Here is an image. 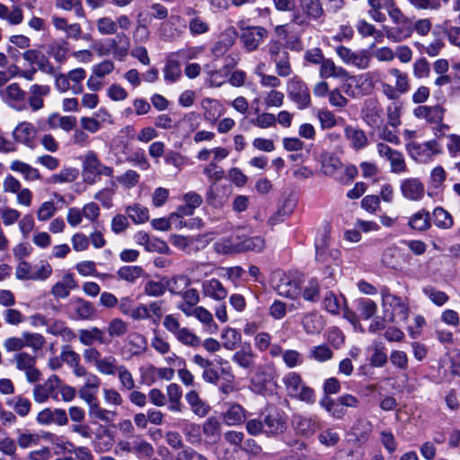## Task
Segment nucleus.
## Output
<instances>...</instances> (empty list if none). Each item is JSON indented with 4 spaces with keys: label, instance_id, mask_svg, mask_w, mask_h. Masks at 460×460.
Instances as JSON below:
<instances>
[{
    "label": "nucleus",
    "instance_id": "nucleus-64",
    "mask_svg": "<svg viewBox=\"0 0 460 460\" xmlns=\"http://www.w3.org/2000/svg\"><path fill=\"white\" fill-rule=\"evenodd\" d=\"M25 347L31 348L34 351L41 349L45 344V338L40 333H31L24 332L22 333Z\"/></svg>",
    "mask_w": 460,
    "mask_h": 460
},
{
    "label": "nucleus",
    "instance_id": "nucleus-7",
    "mask_svg": "<svg viewBox=\"0 0 460 460\" xmlns=\"http://www.w3.org/2000/svg\"><path fill=\"white\" fill-rule=\"evenodd\" d=\"M19 371L24 372L29 383H36L40 379L41 373L36 367V357L27 352H17L11 359Z\"/></svg>",
    "mask_w": 460,
    "mask_h": 460
},
{
    "label": "nucleus",
    "instance_id": "nucleus-53",
    "mask_svg": "<svg viewBox=\"0 0 460 460\" xmlns=\"http://www.w3.org/2000/svg\"><path fill=\"white\" fill-rule=\"evenodd\" d=\"M89 415L91 418L110 422L113 420L115 412L101 407L98 401L89 406Z\"/></svg>",
    "mask_w": 460,
    "mask_h": 460
},
{
    "label": "nucleus",
    "instance_id": "nucleus-31",
    "mask_svg": "<svg viewBox=\"0 0 460 460\" xmlns=\"http://www.w3.org/2000/svg\"><path fill=\"white\" fill-rule=\"evenodd\" d=\"M299 6L305 16L310 20H318L323 13V8L320 0H297Z\"/></svg>",
    "mask_w": 460,
    "mask_h": 460
},
{
    "label": "nucleus",
    "instance_id": "nucleus-6",
    "mask_svg": "<svg viewBox=\"0 0 460 460\" xmlns=\"http://www.w3.org/2000/svg\"><path fill=\"white\" fill-rule=\"evenodd\" d=\"M288 97L298 110H305L311 105L310 91L306 84L299 77L293 76L287 82Z\"/></svg>",
    "mask_w": 460,
    "mask_h": 460
},
{
    "label": "nucleus",
    "instance_id": "nucleus-20",
    "mask_svg": "<svg viewBox=\"0 0 460 460\" xmlns=\"http://www.w3.org/2000/svg\"><path fill=\"white\" fill-rule=\"evenodd\" d=\"M101 161L93 151H88L83 162V177L87 183L93 184L101 166Z\"/></svg>",
    "mask_w": 460,
    "mask_h": 460
},
{
    "label": "nucleus",
    "instance_id": "nucleus-32",
    "mask_svg": "<svg viewBox=\"0 0 460 460\" xmlns=\"http://www.w3.org/2000/svg\"><path fill=\"white\" fill-rule=\"evenodd\" d=\"M276 291L279 296L288 298H296L300 294L296 281L288 276H283L280 279L279 283L276 286Z\"/></svg>",
    "mask_w": 460,
    "mask_h": 460
},
{
    "label": "nucleus",
    "instance_id": "nucleus-3",
    "mask_svg": "<svg viewBox=\"0 0 460 460\" xmlns=\"http://www.w3.org/2000/svg\"><path fill=\"white\" fill-rule=\"evenodd\" d=\"M283 384L290 397L303 401L306 403H314L315 401L314 390L307 386L296 372H289L283 377Z\"/></svg>",
    "mask_w": 460,
    "mask_h": 460
},
{
    "label": "nucleus",
    "instance_id": "nucleus-59",
    "mask_svg": "<svg viewBox=\"0 0 460 460\" xmlns=\"http://www.w3.org/2000/svg\"><path fill=\"white\" fill-rule=\"evenodd\" d=\"M119 380L120 388L125 390H133L135 387V381L130 371L124 365H120L118 372L116 373Z\"/></svg>",
    "mask_w": 460,
    "mask_h": 460
},
{
    "label": "nucleus",
    "instance_id": "nucleus-27",
    "mask_svg": "<svg viewBox=\"0 0 460 460\" xmlns=\"http://www.w3.org/2000/svg\"><path fill=\"white\" fill-rule=\"evenodd\" d=\"M185 399L195 415L203 418L208 414L210 406L199 397L195 390L187 393Z\"/></svg>",
    "mask_w": 460,
    "mask_h": 460
},
{
    "label": "nucleus",
    "instance_id": "nucleus-35",
    "mask_svg": "<svg viewBox=\"0 0 460 460\" xmlns=\"http://www.w3.org/2000/svg\"><path fill=\"white\" fill-rule=\"evenodd\" d=\"M164 281L166 290L176 296H180L190 285V279L185 275H176Z\"/></svg>",
    "mask_w": 460,
    "mask_h": 460
},
{
    "label": "nucleus",
    "instance_id": "nucleus-51",
    "mask_svg": "<svg viewBox=\"0 0 460 460\" xmlns=\"http://www.w3.org/2000/svg\"><path fill=\"white\" fill-rule=\"evenodd\" d=\"M433 222L436 226L443 229H448L454 224L451 215L441 207L433 210Z\"/></svg>",
    "mask_w": 460,
    "mask_h": 460
},
{
    "label": "nucleus",
    "instance_id": "nucleus-38",
    "mask_svg": "<svg viewBox=\"0 0 460 460\" xmlns=\"http://www.w3.org/2000/svg\"><path fill=\"white\" fill-rule=\"evenodd\" d=\"M351 430L358 442H366L372 431V423L366 419H358L352 426Z\"/></svg>",
    "mask_w": 460,
    "mask_h": 460
},
{
    "label": "nucleus",
    "instance_id": "nucleus-55",
    "mask_svg": "<svg viewBox=\"0 0 460 460\" xmlns=\"http://www.w3.org/2000/svg\"><path fill=\"white\" fill-rule=\"evenodd\" d=\"M422 292L438 306L444 305L449 299V296L445 292L438 290L432 286L424 287Z\"/></svg>",
    "mask_w": 460,
    "mask_h": 460
},
{
    "label": "nucleus",
    "instance_id": "nucleus-61",
    "mask_svg": "<svg viewBox=\"0 0 460 460\" xmlns=\"http://www.w3.org/2000/svg\"><path fill=\"white\" fill-rule=\"evenodd\" d=\"M284 98L282 92L272 89L265 94L263 103L267 108H279L283 105Z\"/></svg>",
    "mask_w": 460,
    "mask_h": 460
},
{
    "label": "nucleus",
    "instance_id": "nucleus-17",
    "mask_svg": "<svg viewBox=\"0 0 460 460\" xmlns=\"http://www.w3.org/2000/svg\"><path fill=\"white\" fill-rule=\"evenodd\" d=\"M201 292L204 296L218 302L225 300L228 295V291L222 282L215 278L202 282Z\"/></svg>",
    "mask_w": 460,
    "mask_h": 460
},
{
    "label": "nucleus",
    "instance_id": "nucleus-23",
    "mask_svg": "<svg viewBox=\"0 0 460 460\" xmlns=\"http://www.w3.org/2000/svg\"><path fill=\"white\" fill-rule=\"evenodd\" d=\"M319 75L322 79L331 77L344 79L349 77V73L342 66H336L332 59L325 58L319 68Z\"/></svg>",
    "mask_w": 460,
    "mask_h": 460
},
{
    "label": "nucleus",
    "instance_id": "nucleus-41",
    "mask_svg": "<svg viewBox=\"0 0 460 460\" xmlns=\"http://www.w3.org/2000/svg\"><path fill=\"white\" fill-rule=\"evenodd\" d=\"M222 344L223 347L228 350H234L237 348L238 344L241 342L242 335L241 333L233 328H226L222 334Z\"/></svg>",
    "mask_w": 460,
    "mask_h": 460
},
{
    "label": "nucleus",
    "instance_id": "nucleus-44",
    "mask_svg": "<svg viewBox=\"0 0 460 460\" xmlns=\"http://www.w3.org/2000/svg\"><path fill=\"white\" fill-rule=\"evenodd\" d=\"M126 213L135 224H142L149 219L148 209L140 204H133L127 207Z\"/></svg>",
    "mask_w": 460,
    "mask_h": 460
},
{
    "label": "nucleus",
    "instance_id": "nucleus-50",
    "mask_svg": "<svg viewBox=\"0 0 460 460\" xmlns=\"http://www.w3.org/2000/svg\"><path fill=\"white\" fill-rule=\"evenodd\" d=\"M356 309L363 319L368 320L376 314L377 305L369 298H360L357 301Z\"/></svg>",
    "mask_w": 460,
    "mask_h": 460
},
{
    "label": "nucleus",
    "instance_id": "nucleus-12",
    "mask_svg": "<svg viewBox=\"0 0 460 460\" xmlns=\"http://www.w3.org/2000/svg\"><path fill=\"white\" fill-rule=\"evenodd\" d=\"M361 116L367 125L372 128H379L384 123L383 108L376 99L366 101Z\"/></svg>",
    "mask_w": 460,
    "mask_h": 460
},
{
    "label": "nucleus",
    "instance_id": "nucleus-18",
    "mask_svg": "<svg viewBox=\"0 0 460 460\" xmlns=\"http://www.w3.org/2000/svg\"><path fill=\"white\" fill-rule=\"evenodd\" d=\"M445 110L440 105H420L413 110L417 119H425L429 123H440L444 119Z\"/></svg>",
    "mask_w": 460,
    "mask_h": 460
},
{
    "label": "nucleus",
    "instance_id": "nucleus-2",
    "mask_svg": "<svg viewBox=\"0 0 460 460\" xmlns=\"http://www.w3.org/2000/svg\"><path fill=\"white\" fill-rule=\"evenodd\" d=\"M387 74L394 78V85L381 82V90L384 95L390 101L398 100L401 95L406 94L411 90L409 75L396 67L387 69Z\"/></svg>",
    "mask_w": 460,
    "mask_h": 460
},
{
    "label": "nucleus",
    "instance_id": "nucleus-48",
    "mask_svg": "<svg viewBox=\"0 0 460 460\" xmlns=\"http://www.w3.org/2000/svg\"><path fill=\"white\" fill-rule=\"evenodd\" d=\"M143 274L144 270L140 266H123L118 270L119 278L129 283H135Z\"/></svg>",
    "mask_w": 460,
    "mask_h": 460
},
{
    "label": "nucleus",
    "instance_id": "nucleus-42",
    "mask_svg": "<svg viewBox=\"0 0 460 460\" xmlns=\"http://www.w3.org/2000/svg\"><path fill=\"white\" fill-rule=\"evenodd\" d=\"M111 46L115 57L124 58L127 56L130 47L129 38L125 33H119L116 38L111 40Z\"/></svg>",
    "mask_w": 460,
    "mask_h": 460
},
{
    "label": "nucleus",
    "instance_id": "nucleus-10",
    "mask_svg": "<svg viewBox=\"0 0 460 460\" xmlns=\"http://www.w3.org/2000/svg\"><path fill=\"white\" fill-rule=\"evenodd\" d=\"M60 378L56 376H50L44 383L36 385L32 389V396L36 402H46L49 398L58 400V385Z\"/></svg>",
    "mask_w": 460,
    "mask_h": 460
},
{
    "label": "nucleus",
    "instance_id": "nucleus-24",
    "mask_svg": "<svg viewBox=\"0 0 460 460\" xmlns=\"http://www.w3.org/2000/svg\"><path fill=\"white\" fill-rule=\"evenodd\" d=\"M344 135L349 141L351 147L355 150L363 149L368 145L367 137L360 128L347 125L344 128Z\"/></svg>",
    "mask_w": 460,
    "mask_h": 460
},
{
    "label": "nucleus",
    "instance_id": "nucleus-28",
    "mask_svg": "<svg viewBox=\"0 0 460 460\" xmlns=\"http://www.w3.org/2000/svg\"><path fill=\"white\" fill-rule=\"evenodd\" d=\"M10 170L19 172L23 176L25 181H37L41 179V174L37 168L20 160H13L10 164Z\"/></svg>",
    "mask_w": 460,
    "mask_h": 460
},
{
    "label": "nucleus",
    "instance_id": "nucleus-30",
    "mask_svg": "<svg viewBox=\"0 0 460 460\" xmlns=\"http://www.w3.org/2000/svg\"><path fill=\"white\" fill-rule=\"evenodd\" d=\"M78 337L84 346H92L96 341L101 344L106 343L104 332L97 327L79 330Z\"/></svg>",
    "mask_w": 460,
    "mask_h": 460
},
{
    "label": "nucleus",
    "instance_id": "nucleus-52",
    "mask_svg": "<svg viewBox=\"0 0 460 460\" xmlns=\"http://www.w3.org/2000/svg\"><path fill=\"white\" fill-rule=\"evenodd\" d=\"M217 456L219 460H250L246 452L240 447L218 448Z\"/></svg>",
    "mask_w": 460,
    "mask_h": 460
},
{
    "label": "nucleus",
    "instance_id": "nucleus-25",
    "mask_svg": "<svg viewBox=\"0 0 460 460\" xmlns=\"http://www.w3.org/2000/svg\"><path fill=\"white\" fill-rule=\"evenodd\" d=\"M76 320H91L95 316L93 305L83 298H75L71 302Z\"/></svg>",
    "mask_w": 460,
    "mask_h": 460
},
{
    "label": "nucleus",
    "instance_id": "nucleus-16",
    "mask_svg": "<svg viewBox=\"0 0 460 460\" xmlns=\"http://www.w3.org/2000/svg\"><path fill=\"white\" fill-rule=\"evenodd\" d=\"M50 93L47 84H33L29 87L28 104L32 111H38L44 107V98Z\"/></svg>",
    "mask_w": 460,
    "mask_h": 460
},
{
    "label": "nucleus",
    "instance_id": "nucleus-56",
    "mask_svg": "<svg viewBox=\"0 0 460 460\" xmlns=\"http://www.w3.org/2000/svg\"><path fill=\"white\" fill-rule=\"evenodd\" d=\"M309 357L315 361L325 362L332 358L333 352L326 344H322L311 348Z\"/></svg>",
    "mask_w": 460,
    "mask_h": 460
},
{
    "label": "nucleus",
    "instance_id": "nucleus-45",
    "mask_svg": "<svg viewBox=\"0 0 460 460\" xmlns=\"http://www.w3.org/2000/svg\"><path fill=\"white\" fill-rule=\"evenodd\" d=\"M69 82H72L71 91L74 94H80L84 92V86L82 82L84 80L86 76V72L84 68L78 67L69 71L66 74Z\"/></svg>",
    "mask_w": 460,
    "mask_h": 460
},
{
    "label": "nucleus",
    "instance_id": "nucleus-14",
    "mask_svg": "<svg viewBox=\"0 0 460 460\" xmlns=\"http://www.w3.org/2000/svg\"><path fill=\"white\" fill-rule=\"evenodd\" d=\"M400 190L402 196L409 200H420L425 194V186L418 178H407L402 181Z\"/></svg>",
    "mask_w": 460,
    "mask_h": 460
},
{
    "label": "nucleus",
    "instance_id": "nucleus-43",
    "mask_svg": "<svg viewBox=\"0 0 460 460\" xmlns=\"http://www.w3.org/2000/svg\"><path fill=\"white\" fill-rule=\"evenodd\" d=\"M55 6L64 11H74L77 18H85L81 0H55Z\"/></svg>",
    "mask_w": 460,
    "mask_h": 460
},
{
    "label": "nucleus",
    "instance_id": "nucleus-26",
    "mask_svg": "<svg viewBox=\"0 0 460 460\" xmlns=\"http://www.w3.org/2000/svg\"><path fill=\"white\" fill-rule=\"evenodd\" d=\"M77 287L76 281L70 273L63 276L62 279L53 285L51 294L57 298H66L69 296L70 291Z\"/></svg>",
    "mask_w": 460,
    "mask_h": 460
},
{
    "label": "nucleus",
    "instance_id": "nucleus-34",
    "mask_svg": "<svg viewBox=\"0 0 460 460\" xmlns=\"http://www.w3.org/2000/svg\"><path fill=\"white\" fill-rule=\"evenodd\" d=\"M302 325L307 334H315L323 329V321L319 314L308 313L303 316Z\"/></svg>",
    "mask_w": 460,
    "mask_h": 460
},
{
    "label": "nucleus",
    "instance_id": "nucleus-5",
    "mask_svg": "<svg viewBox=\"0 0 460 460\" xmlns=\"http://www.w3.org/2000/svg\"><path fill=\"white\" fill-rule=\"evenodd\" d=\"M265 247V240L261 236H246L241 234L232 235L225 243L226 252H261Z\"/></svg>",
    "mask_w": 460,
    "mask_h": 460
},
{
    "label": "nucleus",
    "instance_id": "nucleus-1",
    "mask_svg": "<svg viewBox=\"0 0 460 460\" xmlns=\"http://www.w3.org/2000/svg\"><path fill=\"white\" fill-rule=\"evenodd\" d=\"M382 307L387 322H405L409 316V306L403 299L392 294L388 288L383 287L380 290Z\"/></svg>",
    "mask_w": 460,
    "mask_h": 460
},
{
    "label": "nucleus",
    "instance_id": "nucleus-49",
    "mask_svg": "<svg viewBox=\"0 0 460 460\" xmlns=\"http://www.w3.org/2000/svg\"><path fill=\"white\" fill-rule=\"evenodd\" d=\"M273 62L276 65V73L279 76L287 77L292 74L289 53L283 50L279 58H276Z\"/></svg>",
    "mask_w": 460,
    "mask_h": 460
},
{
    "label": "nucleus",
    "instance_id": "nucleus-36",
    "mask_svg": "<svg viewBox=\"0 0 460 460\" xmlns=\"http://www.w3.org/2000/svg\"><path fill=\"white\" fill-rule=\"evenodd\" d=\"M319 404L322 408H323L332 418L341 420L342 419L347 411L344 407L339 403L338 399L333 400L329 396H324L320 402Z\"/></svg>",
    "mask_w": 460,
    "mask_h": 460
},
{
    "label": "nucleus",
    "instance_id": "nucleus-9",
    "mask_svg": "<svg viewBox=\"0 0 460 460\" xmlns=\"http://www.w3.org/2000/svg\"><path fill=\"white\" fill-rule=\"evenodd\" d=\"M292 427L296 435L310 438L321 429V420L317 416H306L300 413L292 417Z\"/></svg>",
    "mask_w": 460,
    "mask_h": 460
},
{
    "label": "nucleus",
    "instance_id": "nucleus-40",
    "mask_svg": "<svg viewBox=\"0 0 460 460\" xmlns=\"http://www.w3.org/2000/svg\"><path fill=\"white\" fill-rule=\"evenodd\" d=\"M181 76V69L180 61L168 58L164 67V80L169 83H175Z\"/></svg>",
    "mask_w": 460,
    "mask_h": 460
},
{
    "label": "nucleus",
    "instance_id": "nucleus-63",
    "mask_svg": "<svg viewBox=\"0 0 460 460\" xmlns=\"http://www.w3.org/2000/svg\"><path fill=\"white\" fill-rule=\"evenodd\" d=\"M182 432L189 443L195 445L201 441L200 427L198 424L189 422L182 429Z\"/></svg>",
    "mask_w": 460,
    "mask_h": 460
},
{
    "label": "nucleus",
    "instance_id": "nucleus-22",
    "mask_svg": "<svg viewBox=\"0 0 460 460\" xmlns=\"http://www.w3.org/2000/svg\"><path fill=\"white\" fill-rule=\"evenodd\" d=\"M6 96L12 103L10 106L14 110L21 111L26 109V104L24 103L27 93L22 89L18 83L10 84L6 89Z\"/></svg>",
    "mask_w": 460,
    "mask_h": 460
},
{
    "label": "nucleus",
    "instance_id": "nucleus-21",
    "mask_svg": "<svg viewBox=\"0 0 460 460\" xmlns=\"http://www.w3.org/2000/svg\"><path fill=\"white\" fill-rule=\"evenodd\" d=\"M255 358L252 346L249 343H243L240 349L235 351L232 357L233 362L244 369H252L255 367Z\"/></svg>",
    "mask_w": 460,
    "mask_h": 460
},
{
    "label": "nucleus",
    "instance_id": "nucleus-4",
    "mask_svg": "<svg viewBox=\"0 0 460 460\" xmlns=\"http://www.w3.org/2000/svg\"><path fill=\"white\" fill-rule=\"evenodd\" d=\"M163 325L181 344L197 348L201 344V340L194 332L186 327H181L179 320L173 314H167L164 318Z\"/></svg>",
    "mask_w": 460,
    "mask_h": 460
},
{
    "label": "nucleus",
    "instance_id": "nucleus-39",
    "mask_svg": "<svg viewBox=\"0 0 460 460\" xmlns=\"http://www.w3.org/2000/svg\"><path fill=\"white\" fill-rule=\"evenodd\" d=\"M246 419L245 410L240 404H232L224 414L227 425H237Z\"/></svg>",
    "mask_w": 460,
    "mask_h": 460
},
{
    "label": "nucleus",
    "instance_id": "nucleus-11",
    "mask_svg": "<svg viewBox=\"0 0 460 460\" xmlns=\"http://www.w3.org/2000/svg\"><path fill=\"white\" fill-rule=\"evenodd\" d=\"M378 155L386 159L390 164V171L394 173L407 172V165L402 152L393 149L385 143L376 145Z\"/></svg>",
    "mask_w": 460,
    "mask_h": 460
},
{
    "label": "nucleus",
    "instance_id": "nucleus-29",
    "mask_svg": "<svg viewBox=\"0 0 460 460\" xmlns=\"http://www.w3.org/2000/svg\"><path fill=\"white\" fill-rule=\"evenodd\" d=\"M6 405L12 409L18 416L24 418L31 410V401L22 394L8 398L5 401Z\"/></svg>",
    "mask_w": 460,
    "mask_h": 460
},
{
    "label": "nucleus",
    "instance_id": "nucleus-60",
    "mask_svg": "<svg viewBox=\"0 0 460 460\" xmlns=\"http://www.w3.org/2000/svg\"><path fill=\"white\" fill-rule=\"evenodd\" d=\"M412 74L417 79L427 78L430 74V65L425 58H418L412 65Z\"/></svg>",
    "mask_w": 460,
    "mask_h": 460
},
{
    "label": "nucleus",
    "instance_id": "nucleus-54",
    "mask_svg": "<svg viewBox=\"0 0 460 460\" xmlns=\"http://www.w3.org/2000/svg\"><path fill=\"white\" fill-rule=\"evenodd\" d=\"M189 273L197 280L210 275L213 268L210 264L205 262H191L188 268Z\"/></svg>",
    "mask_w": 460,
    "mask_h": 460
},
{
    "label": "nucleus",
    "instance_id": "nucleus-57",
    "mask_svg": "<svg viewBox=\"0 0 460 460\" xmlns=\"http://www.w3.org/2000/svg\"><path fill=\"white\" fill-rule=\"evenodd\" d=\"M401 110L402 103L398 100L391 102L386 108L388 124L393 128H396L401 124Z\"/></svg>",
    "mask_w": 460,
    "mask_h": 460
},
{
    "label": "nucleus",
    "instance_id": "nucleus-58",
    "mask_svg": "<svg viewBox=\"0 0 460 460\" xmlns=\"http://www.w3.org/2000/svg\"><path fill=\"white\" fill-rule=\"evenodd\" d=\"M303 297L306 301L316 302L320 297V286L316 279H311L303 290Z\"/></svg>",
    "mask_w": 460,
    "mask_h": 460
},
{
    "label": "nucleus",
    "instance_id": "nucleus-13",
    "mask_svg": "<svg viewBox=\"0 0 460 460\" xmlns=\"http://www.w3.org/2000/svg\"><path fill=\"white\" fill-rule=\"evenodd\" d=\"M263 420L264 434L267 436L282 434L287 429V418L283 412H270Z\"/></svg>",
    "mask_w": 460,
    "mask_h": 460
},
{
    "label": "nucleus",
    "instance_id": "nucleus-47",
    "mask_svg": "<svg viewBox=\"0 0 460 460\" xmlns=\"http://www.w3.org/2000/svg\"><path fill=\"white\" fill-rule=\"evenodd\" d=\"M317 118L323 129L332 128L345 122L342 118L337 119L332 111L324 109L318 111Z\"/></svg>",
    "mask_w": 460,
    "mask_h": 460
},
{
    "label": "nucleus",
    "instance_id": "nucleus-33",
    "mask_svg": "<svg viewBox=\"0 0 460 460\" xmlns=\"http://www.w3.org/2000/svg\"><path fill=\"white\" fill-rule=\"evenodd\" d=\"M408 226L416 231L423 232L428 230L430 224V215L429 212L424 208L419 210L414 213L408 221Z\"/></svg>",
    "mask_w": 460,
    "mask_h": 460
},
{
    "label": "nucleus",
    "instance_id": "nucleus-62",
    "mask_svg": "<svg viewBox=\"0 0 460 460\" xmlns=\"http://www.w3.org/2000/svg\"><path fill=\"white\" fill-rule=\"evenodd\" d=\"M234 40L232 36L222 35L221 38L214 44L212 53L216 57H221L233 46Z\"/></svg>",
    "mask_w": 460,
    "mask_h": 460
},
{
    "label": "nucleus",
    "instance_id": "nucleus-8",
    "mask_svg": "<svg viewBox=\"0 0 460 460\" xmlns=\"http://www.w3.org/2000/svg\"><path fill=\"white\" fill-rule=\"evenodd\" d=\"M410 155L420 163H427L441 152L440 146L436 140L425 143L411 142L407 146Z\"/></svg>",
    "mask_w": 460,
    "mask_h": 460
},
{
    "label": "nucleus",
    "instance_id": "nucleus-37",
    "mask_svg": "<svg viewBox=\"0 0 460 460\" xmlns=\"http://www.w3.org/2000/svg\"><path fill=\"white\" fill-rule=\"evenodd\" d=\"M0 18L6 20L11 25H17L22 22L23 13L17 5H13L10 11L6 5L0 3Z\"/></svg>",
    "mask_w": 460,
    "mask_h": 460
},
{
    "label": "nucleus",
    "instance_id": "nucleus-19",
    "mask_svg": "<svg viewBox=\"0 0 460 460\" xmlns=\"http://www.w3.org/2000/svg\"><path fill=\"white\" fill-rule=\"evenodd\" d=\"M37 129L28 121L20 122L13 129V136L15 141L31 147L36 138Z\"/></svg>",
    "mask_w": 460,
    "mask_h": 460
},
{
    "label": "nucleus",
    "instance_id": "nucleus-46",
    "mask_svg": "<svg viewBox=\"0 0 460 460\" xmlns=\"http://www.w3.org/2000/svg\"><path fill=\"white\" fill-rule=\"evenodd\" d=\"M119 366L115 357L107 356L101 358L95 367L102 375L115 376Z\"/></svg>",
    "mask_w": 460,
    "mask_h": 460
},
{
    "label": "nucleus",
    "instance_id": "nucleus-15",
    "mask_svg": "<svg viewBox=\"0 0 460 460\" xmlns=\"http://www.w3.org/2000/svg\"><path fill=\"white\" fill-rule=\"evenodd\" d=\"M268 32L263 27H251L242 32L241 40L245 49L249 51H252L264 40Z\"/></svg>",
    "mask_w": 460,
    "mask_h": 460
}]
</instances>
